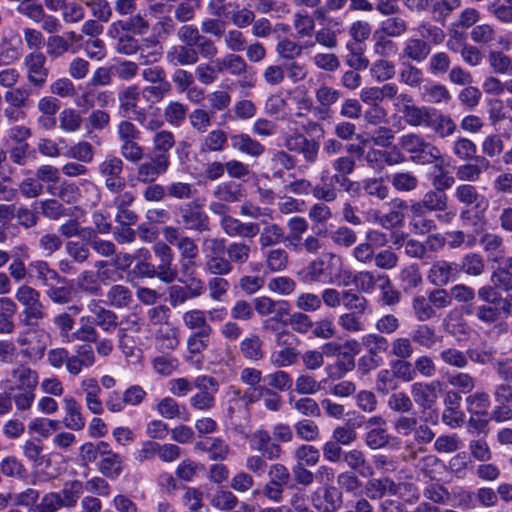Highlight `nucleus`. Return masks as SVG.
I'll return each instance as SVG.
<instances>
[{"mask_svg":"<svg viewBox=\"0 0 512 512\" xmlns=\"http://www.w3.org/2000/svg\"><path fill=\"white\" fill-rule=\"evenodd\" d=\"M39 380L38 371L26 362H18L8 370L3 383L5 389L14 396L15 409L20 414L31 410L36 400L35 391Z\"/></svg>","mask_w":512,"mask_h":512,"instance_id":"1","label":"nucleus"},{"mask_svg":"<svg viewBox=\"0 0 512 512\" xmlns=\"http://www.w3.org/2000/svg\"><path fill=\"white\" fill-rule=\"evenodd\" d=\"M399 147L410 155L416 164H432L441 159L440 150L417 133L404 134L399 139Z\"/></svg>","mask_w":512,"mask_h":512,"instance_id":"2","label":"nucleus"},{"mask_svg":"<svg viewBox=\"0 0 512 512\" xmlns=\"http://www.w3.org/2000/svg\"><path fill=\"white\" fill-rule=\"evenodd\" d=\"M15 298L23 306V323L26 326H37L45 318V306L38 290L26 284L21 285L15 293Z\"/></svg>","mask_w":512,"mask_h":512,"instance_id":"3","label":"nucleus"},{"mask_svg":"<svg viewBox=\"0 0 512 512\" xmlns=\"http://www.w3.org/2000/svg\"><path fill=\"white\" fill-rule=\"evenodd\" d=\"M124 162L115 155H107L99 164L98 172L104 179L106 189L111 193L122 192L126 187L123 176Z\"/></svg>","mask_w":512,"mask_h":512,"instance_id":"4","label":"nucleus"},{"mask_svg":"<svg viewBox=\"0 0 512 512\" xmlns=\"http://www.w3.org/2000/svg\"><path fill=\"white\" fill-rule=\"evenodd\" d=\"M153 266L158 273V279L166 284L173 283L178 277V270L174 261L171 247L163 241L156 242L153 247Z\"/></svg>","mask_w":512,"mask_h":512,"instance_id":"5","label":"nucleus"},{"mask_svg":"<svg viewBox=\"0 0 512 512\" xmlns=\"http://www.w3.org/2000/svg\"><path fill=\"white\" fill-rule=\"evenodd\" d=\"M180 220L186 230L194 231L199 234L211 230V221L208 214L204 211L203 205L197 201H192L182 205L179 208Z\"/></svg>","mask_w":512,"mask_h":512,"instance_id":"6","label":"nucleus"},{"mask_svg":"<svg viewBox=\"0 0 512 512\" xmlns=\"http://www.w3.org/2000/svg\"><path fill=\"white\" fill-rule=\"evenodd\" d=\"M194 387L198 392L191 396L190 405L200 411H208L215 407V394L219 389L218 381L207 375L198 376L194 380Z\"/></svg>","mask_w":512,"mask_h":512,"instance_id":"7","label":"nucleus"},{"mask_svg":"<svg viewBox=\"0 0 512 512\" xmlns=\"http://www.w3.org/2000/svg\"><path fill=\"white\" fill-rule=\"evenodd\" d=\"M46 61V55L41 51L30 52L24 58L27 80L35 88H42L47 82L50 71Z\"/></svg>","mask_w":512,"mask_h":512,"instance_id":"8","label":"nucleus"},{"mask_svg":"<svg viewBox=\"0 0 512 512\" xmlns=\"http://www.w3.org/2000/svg\"><path fill=\"white\" fill-rule=\"evenodd\" d=\"M442 384L438 380L431 382H416L411 386V394L415 403L423 411L432 409L437 403Z\"/></svg>","mask_w":512,"mask_h":512,"instance_id":"9","label":"nucleus"},{"mask_svg":"<svg viewBox=\"0 0 512 512\" xmlns=\"http://www.w3.org/2000/svg\"><path fill=\"white\" fill-rule=\"evenodd\" d=\"M312 504L318 512H338L343 504L342 491L332 485H325L313 493Z\"/></svg>","mask_w":512,"mask_h":512,"instance_id":"10","label":"nucleus"},{"mask_svg":"<svg viewBox=\"0 0 512 512\" xmlns=\"http://www.w3.org/2000/svg\"><path fill=\"white\" fill-rule=\"evenodd\" d=\"M284 145L289 151L302 154L308 163H314L317 160L319 144L314 139H308L301 133H293L287 136Z\"/></svg>","mask_w":512,"mask_h":512,"instance_id":"11","label":"nucleus"},{"mask_svg":"<svg viewBox=\"0 0 512 512\" xmlns=\"http://www.w3.org/2000/svg\"><path fill=\"white\" fill-rule=\"evenodd\" d=\"M447 202L446 192L430 190L420 201L411 205V212L416 217H422L426 212H442L447 209Z\"/></svg>","mask_w":512,"mask_h":512,"instance_id":"12","label":"nucleus"},{"mask_svg":"<svg viewBox=\"0 0 512 512\" xmlns=\"http://www.w3.org/2000/svg\"><path fill=\"white\" fill-rule=\"evenodd\" d=\"M175 135L169 130L157 131L152 138V150L149 156L170 167V151L175 146Z\"/></svg>","mask_w":512,"mask_h":512,"instance_id":"13","label":"nucleus"},{"mask_svg":"<svg viewBox=\"0 0 512 512\" xmlns=\"http://www.w3.org/2000/svg\"><path fill=\"white\" fill-rule=\"evenodd\" d=\"M180 255V267L183 275L193 273L199 258V247L196 241L189 236H182V240L176 243Z\"/></svg>","mask_w":512,"mask_h":512,"instance_id":"14","label":"nucleus"},{"mask_svg":"<svg viewBox=\"0 0 512 512\" xmlns=\"http://www.w3.org/2000/svg\"><path fill=\"white\" fill-rule=\"evenodd\" d=\"M330 264L323 258H316L298 272V278L304 283H327L332 279Z\"/></svg>","mask_w":512,"mask_h":512,"instance_id":"15","label":"nucleus"},{"mask_svg":"<svg viewBox=\"0 0 512 512\" xmlns=\"http://www.w3.org/2000/svg\"><path fill=\"white\" fill-rule=\"evenodd\" d=\"M482 299L486 304L482 305V320H494L497 315L504 313L512 315V294L505 298H496L489 293H482Z\"/></svg>","mask_w":512,"mask_h":512,"instance_id":"16","label":"nucleus"},{"mask_svg":"<svg viewBox=\"0 0 512 512\" xmlns=\"http://www.w3.org/2000/svg\"><path fill=\"white\" fill-rule=\"evenodd\" d=\"M63 404L65 415L62 424L72 431L82 430L86 425V420L82 413L81 404L72 396H65Z\"/></svg>","mask_w":512,"mask_h":512,"instance_id":"17","label":"nucleus"},{"mask_svg":"<svg viewBox=\"0 0 512 512\" xmlns=\"http://www.w3.org/2000/svg\"><path fill=\"white\" fill-rule=\"evenodd\" d=\"M220 226L225 234L230 237L239 236L243 238H253L260 231L257 223H243L230 215L228 217L221 218Z\"/></svg>","mask_w":512,"mask_h":512,"instance_id":"18","label":"nucleus"},{"mask_svg":"<svg viewBox=\"0 0 512 512\" xmlns=\"http://www.w3.org/2000/svg\"><path fill=\"white\" fill-rule=\"evenodd\" d=\"M123 457L112 451L110 446L102 450L100 461L98 462V471L105 477L115 479L123 471Z\"/></svg>","mask_w":512,"mask_h":512,"instance_id":"19","label":"nucleus"},{"mask_svg":"<svg viewBox=\"0 0 512 512\" xmlns=\"http://www.w3.org/2000/svg\"><path fill=\"white\" fill-rule=\"evenodd\" d=\"M431 53V46L423 38H409L402 49L401 57L415 63L424 62Z\"/></svg>","mask_w":512,"mask_h":512,"instance_id":"20","label":"nucleus"},{"mask_svg":"<svg viewBox=\"0 0 512 512\" xmlns=\"http://www.w3.org/2000/svg\"><path fill=\"white\" fill-rule=\"evenodd\" d=\"M230 142L233 150L247 154L251 157L258 158L265 152V146L246 133L231 135Z\"/></svg>","mask_w":512,"mask_h":512,"instance_id":"21","label":"nucleus"},{"mask_svg":"<svg viewBox=\"0 0 512 512\" xmlns=\"http://www.w3.org/2000/svg\"><path fill=\"white\" fill-rule=\"evenodd\" d=\"M342 461L346 463L351 471L356 472L363 478L371 477L374 474L373 467L366 459L365 453L360 449L354 448L346 451Z\"/></svg>","mask_w":512,"mask_h":512,"instance_id":"22","label":"nucleus"},{"mask_svg":"<svg viewBox=\"0 0 512 512\" xmlns=\"http://www.w3.org/2000/svg\"><path fill=\"white\" fill-rule=\"evenodd\" d=\"M168 170V166H164L162 162L149 156L147 161L138 163L136 179L140 183H153L158 179L160 175L165 174Z\"/></svg>","mask_w":512,"mask_h":512,"instance_id":"23","label":"nucleus"},{"mask_svg":"<svg viewBox=\"0 0 512 512\" xmlns=\"http://www.w3.org/2000/svg\"><path fill=\"white\" fill-rule=\"evenodd\" d=\"M166 59L175 67L192 66L199 61L194 47L186 44L172 46L167 51Z\"/></svg>","mask_w":512,"mask_h":512,"instance_id":"24","label":"nucleus"},{"mask_svg":"<svg viewBox=\"0 0 512 512\" xmlns=\"http://www.w3.org/2000/svg\"><path fill=\"white\" fill-rule=\"evenodd\" d=\"M140 99V90L136 85L125 87L118 93L119 111L123 117H129L131 113L141 114L144 112L137 111L138 101Z\"/></svg>","mask_w":512,"mask_h":512,"instance_id":"25","label":"nucleus"},{"mask_svg":"<svg viewBox=\"0 0 512 512\" xmlns=\"http://www.w3.org/2000/svg\"><path fill=\"white\" fill-rule=\"evenodd\" d=\"M140 64L151 65L160 61L163 55V47L155 37H146L141 40L139 51Z\"/></svg>","mask_w":512,"mask_h":512,"instance_id":"26","label":"nucleus"},{"mask_svg":"<svg viewBox=\"0 0 512 512\" xmlns=\"http://www.w3.org/2000/svg\"><path fill=\"white\" fill-rule=\"evenodd\" d=\"M91 314L88 318L89 323L99 327L106 333H112L116 330L118 317L114 311L101 306H95V308L91 309Z\"/></svg>","mask_w":512,"mask_h":512,"instance_id":"27","label":"nucleus"},{"mask_svg":"<svg viewBox=\"0 0 512 512\" xmlns=\"http://www.w3.org/2000/svg\"><path fill=\"white\" fill-rule=\"evenodd\" d=\"M366 492L370 499H381L385 495H396L398 485L390 478L371 479L366 483Z\"/></svg>","mask_w":512,"mask_h":512,"instance_id":"28","label":"nucleus"},{"mask_svg":"<svg viewBox=\"0 0 512 512\" xmlns=\"http://www.w3.org/2000/svg\"><path fill=\"white\" fill-rule=\"evenodd\" d=\"M106 298V304L117 309L128 308L133 302L132 291L122 284L111 286Z\"/></svg>","mask_w":512,"mask_h":512,"instance_id":"29","label":"nucleus"},{"mask_svg":"<svg viewBox=\"0 0 512 512\" xmlns=\"http://www.w3.org/2000/svg\"><path fill=\"white\" fill-rule=\"evenodd\" d=\"M336 184L338 183L332 181L329 172L325 170L321 173L320 183L313 186L312 194L317 200L333 202L338 196Z\"/></svg>","mask_w":512,"mask_h":512,"instance_id":"30","label":"nucleus"},{"mask_svg":"<svg viewBox=\"0 0 512 512\" xmlns=\"http://www.w3.org/2000/svg\"><path fill=\"white\" fill-rule=\"evenodd\" d=\"M218 72L227 71L232 76H242L247 73L248 65L245 59L235 53L227 54L216 62Z\"/></svg>","mask_w":512,"mask_h":512,"instance_id":"31","label":"nucleus"},{"mask_svg":"<svg viewBox=\"0 0 512 512\" xmlns=\"http://www.w3.org/2000/svg\"><path fill=\"white\" fill-rule=\"evenodd\" d=\"M29 267L36 273V278L46 287L49 281H55L56 284H66L67 279L59 274L58 271L50 268L46 261L37 260L30 263Z\"/></svg>","mask_w":512,"mask_h":512,"instance_id":"32","label":"nucleus"},{"mask_svg":"<svg viewBox=\"0 0 512 512\" xmlns=\"http://www.w3.org/2000/svg\"><path fill=\"white\" fill-rule=\"evenodd\" d=\"M361 344L367 351V354L377 359H383V355L389 348L388 340L380 334L370 333L361 338Z\"/></svg>","mask_w":512,"mask_h":512,"instance_id":"33","label":"nucleus"},{"mask_svg":"<svg viewBox=\"0 0 512 512\" xmlns=\"http://www.w3.org/2000/svg\"><path fill=\"white\" fill-rule=\"evenodd\" d=\"M286 242L285 230L276 223H270L263 227L259 236V244L262 249Z\"/></svg>","mask_w":512,"mask_h":512,"instance_id":"34","label":"nucleus"},{"mask_svg":"<svg viewBox=\"0 0 512 512\" xmlns=\"http://www.w3.org/2000/svg\"><path fill=\"white\" fill-rule=\"evenodd\" d=\"M45 294L54 304L66 305L73 298V284L67 280L66 284H49L46 286Z\"/></svg>","mask_w":512,"mask_h":512,"instance_id":"35","label":"nucleus"},{"mask_svg":"<svg viewBox=\"0 0 512 512\" xmlns=\"http://www.w3.org/2000/svg\"><path fill=\"white\" fill-rule=\"evenodd\" d=\"M44 446L40 439H30L23 444V455L36 467L48 465L50 460L43 454Z\"/></svg>","mask_w":512,"mask_h":512,"instance_id":"36","label":"nucleus"},{"mask_svg":"<svg viewBox=\"0 0 512 512\" xmlns=\"http://www.w3.org/2000/svg\"><path fill=\"white\" fill-rule=\"evenodd\" d=\"M461 5V0H431L430 11L433 19L443 26L447 17Z\"/></svg>","mask_w":512,"mask_h":512,"instance_id":"37","label":"nucleus"},{"mask_svg":"<svg viewBox=\"0 0 512 512\" xmlns=\"http://www.w3.org/2000/svg\"><path fill=\"white\" fill-rule=\"evenodd\" d=\"M342 304L349 312H354L355 314L364 315L369 308L367 298L352 289L343 290Z\"/></svg>","mask_w":512,"mask_h":512,"instance_id":"38","label":"nucleus"},{"mask_svg":"<svg viewBox=\"0 0 512 512\" xmlns=\"http://www.w3.org/2000/svg\"><path fill=\"white\" fill-rule=\"evenodd\" d=\"M289 233L286 235V242L297 249L300 245L302 235L308 230V222L305 218L295 216L288 220Z\"/></svg>","mask_w":512,"mask_h":512,"instance_id":"39","label":"nucleus"},{"mask_svg":"<svg viewBox=\"0 0 512 512\" xmlns=\"http://www.w3.org/2000/svg\"><path fill=\"white\" fill-rule=\"evenodd\" d=\"M83 488V483L79 480L65 483L63 489L60 492H56V494L60 496V503L62 507H74L83 492Z\"/></svg>","mask_w":512,"mask_h":512,"instance_id":"40","label":"nucleus"},{"mask_svg":"<svg viewBox=\"0 0 512 512\" xmlns=\"http://www.w3.org/2000/svg\"><path fill=\"white\" fill-rule=\"evenodd\" d=\"M263 342L258 335H251L244 338L239 345L240 352L244 358L259 361L263 358Z\"/></svg>","mask_w":512,"mask_h":512,"instance_id":"41","label":"nucleus"},{"mask_svg":"<svg viewBox=\"0 0 512 512\" xmlns=\"http://www.w3.org/2000/svg\"><path fill=\"white\" fill-rule=\"evenodd\" d=\"M364 192L378 200H385L389 196V187L384 177H369L362 181Z\"/></svg>","mask_w":512,"mask_h":512,"instance_id":"42","label":"nucleus"},{"mask_svg":"<svg viewBox=\"0 0 512 512\" xmlns=\"http://www.w3.org/2000/svg\"><path fill=\"white\" fill-rule=\"evenodd\" d=\"M356 163L351 156H342L334 160L332 167L336 172L331 175V180L336 181L338 184H345L348 182V175L355 169Z\"/></svg>","mask_w":512,"mask_h":512,"instance_id":"43","label":"nucleus"},{"mask_svg":"<svg viewBox=\"0 0 512 512\" xmlns=\"http://www.w3.org/2000/svg\"><path fill=\"white\" fill-rule=\"evenodd\" d=\"M202 292V286L191 289L189 286L172 285L168 289L169 302L172 307L183 304L188 299L197 297Z\"/></svg>","mask_w":512,"mask_h":512,"instance_id":"44","label":"nucleus"},{"mask_svg":"<svg viewBox=\"0 0 512 512\" xmlns=\"http://www.w3.org/2000/svg\"><path fill=\"white\" fill-rule=\"evenodd\" d=\"M185 326L195 332L212 333L213 329L207 323L205 313L201 310H190L183 314Z\"/></svg>","mask_w":512,"mask_h":512,"instance_id":"45","label":"nucleus"},{"mask_svg":"<svg viewBox=\"0 0 512 512\" xmlns=\"http://www.w3.org/2000/svg\"><path fill=\"white\" fill-rule=\"evenodd\" d=\"M213 196L224 203H236L241 200L242 193L239 186L232 182L218 184L213 190Z\"/></svg>","mask_w":512,"mask_h":512,"instance_id":"46","label":"nucleus"},{"mask_svg":"<svg viewBox=\"0 0 512 512\" xmlns=\"http://www.w3.org/2000/svg\"><path fill=\"white\" fill-rule=\"evenodd\" d=\"M228 141L227 133L222 129L210 131L204 139L201 150L208 152H222Z\"/></svg>","mask_w":512,"mask_h":512,"instance_id":"47","label":"nucleus"},{"mask_svg":"<svg viewBox=\"0 0 512 512\" xmlns=\"http://www.w3.org/2000/svg\"><path fill=\"white\" fill-rule=\"evenodd\" d=\"M391 184L396 191L408 193L418 187L419 180L412 172H397L393 174Z\"/></svg>","mask_w":512,"mask_h":512,"instance_id":"48","label":"nucleus"},{"mask_svg":"<svg viewBox=\"0 0 512 512\" xmlns=\"http://www.w3.org/2000/svg\"><path fill=\"white\" fill-rule=\"evenodd\" d=\"M408 30L406 20L400 16H393L386 18L382 21L380 32L388 37H400Z\"/></svg>","mask_w":512,"mask_h":512,"instance_id":"49","label":"nucleus"},{"mask_svg":"<svg viewBox=\"0 0 512 512\" xmlns=\"http://www.w3.org/2000/svg\"><path fill=\"white\" fill-rule=\"evenodd\" d=\"M123 22L124 28L127 32L134 35L143 36L150 29V23L145 11L143 13L138 12L136 14H132L128 19L123 20Z\"/></svg>","mask_w":512,"mask_h":512,"instance_id":"50","label":"nucleus"},{"mask_svg":"<svg viewBox=\"0 0 512 512\" xmlns=\"http://www.w3.org/2000/svg\"><path fill=\"white\" fill-rule=\"evenodd\" d=\"M343 357L344 359H339L334 364L327 366L326 371L330 379H341L346 373L355 368V361L351 354L344 352Z\"/></svg>","mask_w":512,"mask_h":512,"instance_id":"51","label":"nucleus"},{"mask_svg":"<svg viewBox=\"0 0 512 512\" xmlns=\"http://www.w3.org/2000/svg\"><path fill=\"white\" fill-rule=\"evenodd\" d=\"M315 97L321 106V112H328L330 107L339 101L341 92L333 87L321 85L316 90Z\"/></svg>","mask_w":512,"mask_h":512,"instance_id":"52","label":"nucleus"},{"mask_svg":"<svg viewBox=\"0 0 512 512\" xmlns=\"http://www.w3.org/2000/svg\"><path fill=\"white\" fill-rule=\"evenodd\" d=\"M41 213L44 217L58 220L62 217H70V209H67L56 199H47L40 202Z\"/></svg>","mask_w":512,"mask_h":512,"instance_id":"53","label":"nucleus"},{"mask_svg":"<svg viewBox=\"0 0 512 512\" xmlns=\"http://www.w3.org/2000/svg\"><path fill=\"white\" fill-rule=\"evenodd\" d=\"M77 286L81 291L93 296L100 295L102 291L98 276L91 270H85L78 276Z\"/></svg>","mask_w":512,"mask_h":512,"instance_id":"54","label":"nucleus"},{"mask_svg":"<svg viewBox=\"0 0 512 512\" xmlns=\"http://www.w3.org/2000/svg\"><path fill=\"white\" fill-rule=\"evenodd\" d=\"M46 54L51 58H59L71 49V43L64 36L51 35L47 38Z\"/></svg>","mask_w":512,"mask_h":512,"instance_id":"55","label":"nucleus"},{"mask_svg":"<svg viewBox=\"0 0 512 512\" xmlns=\"http://www.w3.org/2000/svg\"><path fill=\"white\" fill-rule=\"evenodd\" d=\"M80 113L72 108H66L60 112L59 127L65 132H75L82 125Z\"/></svg>","mask_w":512,"mask_h":512,"instance_id":"56","label":"nucleus"},{"mask_svg":"<svg viewBox=\"0 0 512 512\" xmlns=\"http://www.w3.org/2000/svg\"><path fill=\"white\" fill-rule=\"evenodd\" d=\"M453 272L452 265L445 262H437L435 263L429 272V280L437 285V286H443L446 285L451 278Z\"/></svg>","mask_w":512,"mask_h":512,"instance_id":"57","label":"nucleus"},{"mask_svg":"<svg viewBox=\"0 0 512 512\" xmlns=\"http://www.w3.org/2000/svg\"><path fill=\"white\" fill-rule=\"evenodd\" d=\"M226 252L231 265H242L248 261L251 248L244 242H233L228 245Z\"/></svg>","mask_w":512,"mask_h":512,"instance_id":"58","label":"nucleus"},{"mask_svg":"<svg viewBox=\"0 0 512 512\" xmlns=\"http://www.w3.org/2000/svg\"><path fill=\"white\" fill-rule=\"evenodd\" d=\"M239 504L238 498L228 490H218L211 499V505L222 511H232Z\"/></svg>","mask_w":512,"mask_h":512,"instance_id":"59","label":"nucleus"},{"mask_svg":"<svg viewBox=\"0 0 512 512\" xmlns=\"http://www.w3.org/2000/svg\"><path fill=\"white\" fill-rule=\"evenodd\" d=\"M423 97L433 104L448 103L451 100L450 92L442 84L424 86Z\"/></svg>","mask_w":512,"mask_h":512,"instance_id":"60","label":"nucleus"},{"mask_svg":"<svg viewBox=\"0 0 512 512\" xmlns=\"http://www.w3.org/2000/svg\"><path fill=\"white\" fill-rule=\"evenodd\" d=\"M451 58L446 52H436L432 54L428 62V70L432 75H444L449 72Z\"/></svg>","mask_w":512,"mask_h":512,"instance_id":"61","label":"nucleus"},{"mask_svg":"<svg viewBox=\"0 0 512 512\" xmlns=\"http://www.w3.org/2000/svg\"><path fill=\"white\" fill-rule=\"evenodd\" d=\"M337 483L346 493L356 495L362 489V482L356 472L344 471L338 474Z\"/></svg>","mask_w":512,"mask_h":512,"instance_id":"62","label":"nucleus"},{"mask_svg":"<svg viewBox=\"0 0 512 512\" xmlns=\"http://www.w3.org/2000/svg\"><path fill=\"white\" fill-rule=\"evenodd\" d=\"M412 308L415 317L421 322H425L436 316V312L432 304L429 302V298L426 299L424 296L414 297L412 301Z\"/></svg>","mask_w":512,"mask_h":512,"instance_id":"63","label":"nucleus"},{"mask_svg":"<svg viewBox=\"0 0 512 512\" xmlns=\"http://www.w3.org/2000/svg\"><path fill=\"white\" fill-rule=\"evenodd\" d=\"M285 324L289 325L294 332L299 334H307L309 331H312L314 326L311 317L300 311L292 313Z\"/></svg>","mask_w":512,"mask_h":512,"instance_id":"64","label":"nucleus"}]
</instances>
